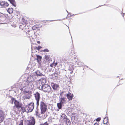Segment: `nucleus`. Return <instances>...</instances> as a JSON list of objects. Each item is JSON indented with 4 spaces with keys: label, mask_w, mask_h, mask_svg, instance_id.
<instances>
[{
    "label": "nucleus",
    "mask_w": 125,
    "mask_h": 125,
    "mask_svg": "<svg viewBox=\"0 0 125 125\" xmlns=\"http://www.w3.org/2000/svg\"><path fill=\"white\" fill-rule=\"evenodd\" d=\"M63 91L61 92L59 97L60 102L63 104L66 103L67 99L65 98L66 94Z\"/></svg>",
    "instance_id": "obj_1"
},
{
    "label": "nucleus",
    "mask_w": 125,
    "mask_h": 125,
    "mask_svg": "<svg viewBox=\"0 0 125 125\" xmlns=\"http://www.w3.org/2000/svg\"><path fill=\"white\" fill-rule=\"evenodd\" d=\"M34 107V104L33 102H31L25 108V110L27 112H31L33 110Z\"/></svg>",
    "instance_id": "obj_2"
},
{
    "label": "nucleus",
    "mask_w": 125,
    "mask_h": 125,
    "mask_svg": "<svg viewBox=\"0 0 125 125\" xmlns=\"http://www.w3.org/2000/svg\"><path fill=\"white\" fill-rule=\"evenodd\" d=\"M40 109L41 114H43L47 109V106L46 104L43 102L41 101L40 103Z\"/></svg>",
    "instance_id": "obj_3"
},
{
    "label": "nucleus",
    "mask_w": 125,
    "mask_h": 125,
    "mask_svg": "<svg viewBox=\"0 0 125 125\" xmlns=\"http://www.w3.org/2000/svg\"><path fill=\"white\" fill-rule=\"evenodd\" d=\"M15 106H14V108H17L18 111L20 112L21 110H23V108L22 106V104L21 103H20L18 101L15 100L14 102Z\"/></svg>",
    "instance_id": "obj_4"
},
{
    "label": "nucleus",
    "mask_w": 125,
    "mask_h": 125,
    "mask_svg": "<svg viewBox=\"0 0 125 125\" xmlns=\"http://www.w3.org/2000/svg\"><path fill=\"white\" fill-rule=\"evenodd\" d=\"M51 88L50 85L46 84L43 85L42 90L44 92L49 93L51 91Z\"/></svg>",
    "instance_id": "obj_5"
},
{
    "label": "nucleus",
    "mask_w": 125,
    "mask_h": 125,
    "mask_svg": "<svg viewBox=\"0 0 125 125\" xmlns=\"http://www.w3.org/2000/svg\"><path fill=\"white\" fill-rule=\"evenodd\" d=\"M35 99L36 100V104L39 105V101L40 99V94L38 92H37L34 94Z\"/></svg>",
    "instance_id": "obj_6"
},
{
    "label": "nucleus",
    "mask_w": 125,
    "mask_h": 125,
    "mask_svg": "<svg viewBox=\"0 0 125 125\" xmlns=\"http://www.w3.org/2000/svg\"><path fill=\"white\" fill-rule=\"evenodd\" d=\"M51 86L54 91H58L59 88V85L57 84L52 83L51 84Z\"/></svg>",
    "instance_id": "obj_7"
},
{
    "label": "nucleus",
    "mask_w": 125,
    "mask_h": 125,
    "mask_svg": "<svg viewBox=\"0 0 125 125\" xmlns=\"http://www.w3.org/2000/svg\"><path fill=\"white\" fill-rule=\"evenodd\" d=\"M26 33L27 34V36L29 37H32L34 34V32L33 31H30L29 30H26Z\"/></svg>",
    "instance_id": "obj_8"
},
{
    "label": "nucleus",
    "mask_w": 125,
    "mask_h": 125,
    "mask_svg": "<svg viewBox=\"0 0 125 125\" xmlns=\"http://www.w3.org/2000/svg\"><path fill=\"white\" fill-rule=\"evenodd\" d=\"M5 118L4 112L2 110H0V123L3 121Z\"/></svg>",
    "instance_id": "obj_9"
},
{
    "label": "nucleus",
    "mask_w": 125,
    "mask_h": 125,
    "mask_svg": "<svg viewBox=\"0 0 125 125\" xmlns=\"http://www.w3.org/2000/svg\"><path fill=\"white\" fill-rule=\"evenodd\" d=\"M28 122L27 125H34L35 123V120L33 117L31 118L30 120H28Z\"/></svg>",
    "instance_id": "obj_10"
},
{
    "label": "nucleus",
    "mask_w": 125,
    "mask_h": 125,
    "mask_svg": "<svg viewBox=\"0 0 125 125\" xmlns=\"http://www.w3.org/2000/svg\"><path fill=\"white\" fill-rule=\"evenodd\" d=\"M35 73L37 77H41L44 76V73L42 71L37 70L35 72Z\"/></svg>",
    "instance_id": "obj_11"
},
{
    "label": "nucleus",
    "mask_w": 125,
    "mask_h": 125,
    "mask_svg": "<svg viewBox=\"0 0 125 125\" xmlns=\"http://www.w3.org/2000/svg\"><path fill=\"white\" fill-rule=\"evenodd\" d=\"M0 4V6L3 7H7L9 5L8 3L6 1L1 2Z\"/></svg>",
    "instance_id": "obj_12"
},
{
    "label": "nucleus",
    "mask_w": 125,
    "mask_h": 125,
    "mask_svg": "<svg viewBox=\"0 0 125 125\" xmlns=\"http://www.w3.org/2000/svg\"><path fill=\"white\" fill-rule=\"evenodd\" d=\"M36 86L38 89L41 90L42 89L43 85L39 82L37 83Z\"/></svg>",
    "instance_id": "obj_13"
},
{
    "label": "nucleus",
    "mask_w": 125,
    "mask_h": 125,
    "mask_svg": "<svg viewBox=\"0 0 125 125\" xmlns=\"http://www.w3.org/2000/svg\"><path fill=\"white\" fill-rule=\"evenodd\" d=\"M67 99L69 100H72L73 97V94L70 93H69L66 94Z\"/></svg>",
    "instance_id": "obj_14"
},
{
    "label": "nucleus",
    "mask_w": 125,
    "mask_h": 125,
    "mask_svg": "<svg viewBox=\"0 0 125 125\" xmlns=\"http://www.w3.org/2000/svg\"><path fill=\"white\" fill-rule=\"evenodd\" d=\"M26 23L24 22L23 23L21 22L20 23L19 28L21 29L22 30H24V29H25V27H26Z\"/></svg>",
    "instance_id": "obj_15"
},
{
    "label": "nucleus",
    "mask_w": 125,
    "mask_h": 125,
    "mask_svg": "<svg viewBox=\"0 0 125 125\" xmlns=\"http://www.w3.org/2000/svg\"><path fill=\"white\" fill-rule=\"evenodd\" d=\"M46 79L44 78H41L39 80V82L44 85L46 84H45V83L46 82Z\"/></svg>",
    "instance_id": "obj_16"
},
{
    "label": "nucleus",
    "mask_w": 125,
    "mask_h": 125,
    "mask_svg": "<svg viewBox=\"0 0 125 125\" xmlns=\"http://www.w3.org/2000/svg\"><path fill=\"white\" fill-rule=\"evenodd\" d=\"M63 121L67 125H70L71 124V122L67 117Z\"/></svg>",
    "instance_id": "obj_17"
},
{
    "label": "nucleus",
    "mask_w": 125,
    "mask_h": 125,
    "mask_svg": "<svg viewBox=\"0 0 125 125\" xmlns=\"http://www.w3.org/2000/svg\"><path fill=\"white\" fill-rule=\"evenodd\" d=\"M29 78L31 80V81L33 82V81L36 78V76L34 74L29 76Z\"/></svg>",
    "instance_id": "obj_18"
},
{
    "label": "nucleus",
    "mask_w": 125,
    "mask_h": 125,
    "mask_svg": "<svg viewBox=\"0 0 125 125\" xmlns=\"http://www.w3.org/2000/svg\"><path fill=\"white\" fill-rule=\"evenodd\" d=\"M61 119H63L64 120L67 117V116L63 113H62L61 115Z\"/></svg>",
    "instance_id": "obj_19"
},
{
    "label": "nucleus",
    "mask_w": 125,
    "mask_h": 125,
    "mask_svg": "<svg viewBox=\"0 0 125 125\" xmlns=\"http://www.w3.org/2000/svg\"><path fill=\"white\" fill-rule=\"evenodd\" d=\"M12 5L15 7L16 6V4L15 0H8Z\"/></svg>",
    "instance_id": "obj_20"
},
{
    "label": "nucleus",
    "mask_w": 125,
    "mask_h": 125,
    "mask_svg": "<svg viewBox=\"0 0 125 125\" xmlns=\"http://www.w3.org/2000/svg\"><path fill=\"white\" fill-rule=\"evenodd\" d=\"M33 82H31L28 83V85L29 86L30 88H32L34 87V85L33 83Z\"/></svg>",
    "instance_id": "obj_21"
},
{
    "label": "nucleus",
    "mask_w": 125,
    "mask_h": 125,
    "mask_svg": "<svg viewBox=\"0 0 125 125\" xmlns=\"http://www.w3.org/2000/svg\"><path fill=\"white\" fill-rule=\"evenodd\" d=\"M39 106V105H36V108L35 111V113L36 114V115L37 116H39V114L38 113V106Z\"/></svg>",
    "instance_id": "obj_22"
},
{
    "label": "nucleus",
    "mask_w": 125,
    "mask_h": 125,
    "mask_svg": "<svg viewBox=\"0 0 125 125\" xmlns=\"http://www.w3.org/2000/svg\"><path fill=\"white\" fill-rule=\"evenodd\" d=\"M36 55L37 57L36 59L38 62H39L40 61H41L42 58V57L38 55Z\"/></svg>",
    "instance_id": "obj_23"
},
{
    "label": "nucleus",
    "mask_w": 125,
    "mask_h": 125,
    "mask_svg": "<svg viewBox=\"0 0 125 125\" xmlns=\"http://www.w3.org/2000/svg\"><path fill=\"white\" fill-rule=\"evenodd\" d=\"M53 76L54 77V78H55V79H57L58 77L57 73H54L51 74V76Z\"/></svg>",
    "instance_id": "obj_24"
},
{
    "label": "nucleus",
    "mask_w": 125,
    "mask_h": 125,
    "mask_svg": "<svg viewBox=\"0 0 125 125\" xmlns=\"http://www.w3.org/2000/svg\"><path fill=\"white\" fill-rule=\"evenodd\" d=\"M63 104L59 102L57 104V106L58 107V108L59 109H61L62 108V106Z\"/></svg>",
    "instance_id": "obj_25"
},
{
    "label": "nucleus",
    "mask_w": 125,
    "mask_h": 125,
    "mask_svg": "<svg viewBox=\"0 0 125 125\" xmlns=\"http://www.w3.org/2000/svg\"><path fill=\"white\" fill-rule=\"evenodd\" d=\"M77 63V65H78V66L79 67H81L83 65V63L82 62H81L77 61L76 62Z\"/></svg>",
    "instance_id": "obj_26"
},
{
    "label": "nucleus",
    "mask_w": 125,
    "mask_h": 125,
    "mask_svg": "<svg viewBox=\"0 0 125 125\" xmlns=\"http://www.w3.org/2000/svg\"><path fill=\"white\" fill-rule=\"evenodd\" d=\"M13 9L12 8H9L7 10L8 12L9 13H11L13 12Z\"/></svg>",
    "instance_id": "obj_27"
},
{
    "label": "nucleus",
    "mask_w": 125,
    "mask_h": 125,
    "mask_svg": "<svg viewBox=\"0 0 125 125\" xmlns=\"http://www.w3.org/2000/svg\"><path fill=\"white\" fill-rule=\"evenodd\" d=\"M104 124H106L108 122V120L107 118L105 117L103 120Z\"/></svg>",
    "instance_id": "obj_28"
},
{
    "label": "nucleus",
    "mask_w": 125,
    "mask_h": 125,
    "mask_svg": "<svg viewBox=\"0 0 125 125\" xmlns=\"http://www.w3.org/2000/svg\"><path fill=\"white\" fill-rule=\"evenodd\" d=\"M75 54L74 51L73 50H72L69 53V55L73 56V55H74Z\"/></svg>",
    "instance_id": "obj_29"
},
{
    "label": "nucleus",
    "mask_w": 125,
    "mask_h": 125,
    "mask_svg": "<svg viewBox=\"0 0 125 125\" xmlns=\"http://www.w3.org/2000/svg\"><path fill=\"white\" fill-rule=\"evenodd\" d=\"M45 58L46 59L47 61H49V60L50 56L48 55H45Z\"/></svg>",
    "instance_id": "obj_30"
},
{
    "label": "nucleus",
    "mask_w": 125,
    "mask_h": 125,
    "mask_svg": "<svg viewBox=\"0 0 125 125\" xmlns=\"http://www.w3.org/2000/svg\"><path fill=\"white\" fill-rule=\"evenodd\" d=\"M24 99H29L30 98V95L28 94V95H25L24 96Z\"/></svg>",
    "instance_id": "obj_31"
},
{
    "label": "nucleus",
    "mask_w": 125,
    "mask_h": 125,
    "mask_svg": "<svg viewBox=\"0 0 125 125\" xmlns=\"http://www.w3.org/2000/svg\"><path fill=\"white\" fill-rule=\"evenodd\" d=\"M31 80L30 78H29V76L28 77V78L26 80V82H27V83L32 82V81H31Z\"/></svg>",
    "instance_id": "obj_32"
},
{
    "label": "nucleus",
    "mask_w": 125,
    "mask_h": 125,
    "mask_svg": "<svg viewBox=\"0 0 125 125\" xmlns=\"http://www.w3.org/2000/svg\"><path fill=\"white\" fill-rule=\"evenodd\" d=\"M42 47L40 46H39L38 47H36V49L38 51H39L40 49L42 48Z\"/></svg>",
    "instance_id": "obj_33"
},
{
    "label": "nucleus",
    "mask_w": 125,
    "mask_h": 125,
    "mask_svg": "<svg viewBox=\"0 0 125 125\" xmlns=\"http://www.w3.org/2000/svg\"><path fill=\"white\" fill-rule=\"evenodd\" d=\"M40 125H48V123L47 122H46L43 124H40Z\"/></svg>",
    "instance_id": "obj_34"
},
{
    "label": "nucleus",
    "mask_w": 125,
    "mask_h": 125,
    "mask_svg": "<svg viewBox=\"0 0 125 125\" xmlns=\"http://www.w3.org/2000/svg\"><path fill=\"white\" fill-rule=\"evenodd\" d=\"M42 51L43 52H49V50L47 49H44V50H42Z\"/></svg>",
    "instance_id": "obj_35"
},
{
    "label": "nucleus",
    "mask_w": 125,
    "mask_h": 125,
    "mask_svg": "<svg viewBox=\"0 0 125 125\" xmlns=\"http://www.w3.org/2000/svg\"><path fill=\"white\" fill-rule=\"evenodd\" d=\"M37 27L35 26H33L32 27V29L33 30H35L37 29Z\"/></svg>",
    "instance_id": "obj_36"
},
{
    "label": "nucleus",
    "mask_w": 125,
    "mask_h": 125,
    "mask_svg": "<svg viewBox=\"0 0 125 125\" xmlns=\"http://www.w3.org/2000/svg\"><path fill=\"white\" fill-rule=\"evenodd\" d=\"M101 119V118L100 117H98L96 119V120L97 121H100Z\"/></svg>",
    "instance_id": "obj_37"
},
{
    "label": "nucleus",
    "mask_w": 125,
    "mask_h": 125,
    "mask_svg": "<svg viewBox=\"0 0 125 125\" xmlns=\"http://www.w3.org/2000/svg\"><path fill=\"white\" fill-rule=\"evenodd\" d=\"M19 125H23V120H21L20 123Z\"/></svg>",
    "instance_id": "obj_38"
},
{
    "label": "nucleus",
    "mask_w": 125,
    "mask_h": 125,
    "mask_svg": "<svg viewBox=\"0 0 125 125\" xmlns=\"http://www.w3.org/2000/svg\"><path fill=\"white\" fill-rule=\"evenodd\" d=\"M12 101V102H11V103L12 104H13V102L14 101V100H15V99H14V98H12L11 99Z\"/></svg>",
    "instance_id": "obj_39"
},
{
    "label": "nucleus",
    "mask_w": 125,
    "mask_h": 125,
    "mask_svg": "<svg viewBox=\"0 0 125 125\" xmlns=\"http://www.w3.org/2000/svg\"><path fill=\"white\" fill-rule=\"evenodd\" d=\"M88 68V66L86 65H84V69L86 68Z\"/></svg>",
    "instance_id": "obj_40"
},
{
    "label": "nucleus",
    "mask_w": 125,
    "mask_h": 125,
    "mask_svg": "<svg viewBox=\"0 0 125 125\" xmlns=\"http://www.w3.org/2000/svg\"><path fill=\"white\" fill-rule=\"evenodd\" d=\"M73 68H72V69H71V72L70 73V74L72 73H73Z\"/></svg>",
    "instance_id": "obj_41"
},
{
    "label": "nucleus",
    "mask_w": 125,
    "mask_h": 125,
    "mask_svg": "<svg viewBox=\"0 0 125 125\" xmlns=\"http://www.w3.org/2000/svg\"><path fill=\"white\" fill-rule=\"evenodd\" d=\"M50 77L52 79L54 78V77H53V76H51V75H50Z\"/></svg>",
    "instance_id": "obj_42"
},
{
    "label": "nucleus",
    "mask_w": 125,
    "mask_h": 125,
    "mask_svg": "<svg viewBox=\"0 0 125 125\" xmlns=\"http://www.w3.org/2000/svg\"><path fill=\"white\" fill-rule=\"evenodd\" d=\"M98 122H96L94 124V125H98Z\"/></svg>",
    "instance_id": "obj_43"
},
{
    "label": "nucleus",
    "mask_w": 125,
    "mask_h": 125,
    "mask_svg": "<svg viewBox=\"0 0 125 125\" xmlns=\"http://www.w3.org/2000/svg\"><path fill=\"white\" fill-rule=\"evenodd\" d=\"M121 14H122V15L123 16V17H124V14H125V13H121Z\"/></svg>",
    "instance_id": "obj_44"
},
{
    "label": "nucleus",
    "mask_w": 125,
    "mask_h": 125,
    "mask_svg": "<svg viewBox=\"0 0 125 125\" xmlns=\"http://www.w3.org/2000/svg\"><path fill=\"white\" fill-rule=\"evenodd\" d=\"M53 20L50 21H58V20Z\"/></svg>",
    "instance_id": "obj_45"
},
{
    "label": "nucleus",
    "mask_w": 125,
    "mask_h": 125,
    "mask_svg": "<svg viewBox=\"0 0 125 125\" xmlns=\"http://www.w3.org/2000/svg\"><path fill=\"white\" fill-rule=\"evenodd\" d=\"M69 14H70V13H68V15L67 16V17H70L71 16L70 15L69 16Z\"/></svg>",
    "instance_id": "obj_46"
},
{
    "label": "nucleus",
    "mask_w": 125,
    "mask_h": 125,
    "mask_svg": "<svg viewBox=\"0 0 125 125\" xmlns=\"http://www.w3.org/2000/svg\"><path fill=\"white\" fill-rule=\"evenodd\" d=\"M2 16H2V14L1 13H0V17H2Z\"/></svg>",
    "instance_id": "obj_47"
},
{
    "label": "nucleus",
    "mask_w": 125,
    "mask_h": 125,
    "mask_svg": "<svg viewBox=\"0 0 125 125\" xmlns=\"http://www.w3.org/2000/svg\"><path fill=\"white\" fill-rule=\"evenodd\" d=\"M40 41H38L37 42V43L39 44L40 43Z\"/></svg>",
    "instance_id": "obj_48"
},
{
    "label": "nucleus",
    "mask_w": 125,
    "mask_h": 125,
    "mask_svg": "<svg viewBox=\"0 0 125 125\" xmlns=\"http://www.w3.org/2000/svg\"><path fill=\"white\" fill-rule=\"evenodd\" d=\"M52 64H51V65H50V66L52 67L53 66H52Z\"/></svg>",
    "instance_id": "obj_49"
},
{
    "label": "nucleus",
    "mask_w": 125,
    "mask_h": 125,
    "mask_svg": "<svg viewBox=\"0 0 125 125\" xmlns=\"http://www.w3.org/2000/svg\"><path fill=\"white\" fill-rule=\"evenodd\" d=\"M2 23V24H4V23H5L4 22H3V23Z\"/></svg>",
    "instance_id": "obj_50"
},
{
    "label": "nucleus",
    "mask_w": 125,
    "mask_h": 125,
    "mask_svg": "<svg viewBox=\"0 0 125 125\" xmlns=\"http://www.w3.org/2000/svg\"><path fill=\"white\" fill-rule=\"evenodd\" d=\"M66 11L68 13V11L67 10H66Z\"/></svg>",
    "instance_id": "obj_51"
},
{
    "label": "nucleus",
    "mask_w": 125,
    "mask_h": 125,
    "mask_svg": "<svg viewBox=\"0 0 125 125\" xmlns=\"http://www.w3.org/2000/svg\"><path fill=\"white\" fill-rule=\"evenodd\" d=\"M107 114V112H106V115Z\"/></svg>",
    "instance_id": "obj_52"
},
{
    "label": "nucleus",
    "mask_w": 125,
    "mask_h": 125,
    "mask_svg": "<svg viewBox=\"0 0 125 125\" xmlns=\"http://www.w3.org/2000/svg\"><path fill=\"white\" fill-rule=\"evenodd\" d=\"M3 20H2V21H4Z\"/></svg>",
    "instance_id": "obj_53"
}]
</instances>
